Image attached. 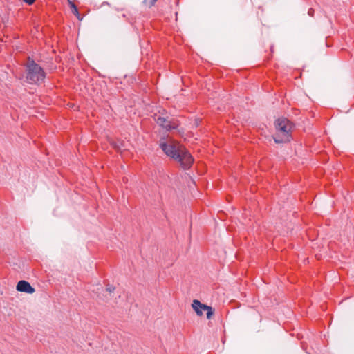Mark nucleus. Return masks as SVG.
<instances>
[{"label": "nucleus", "mask_w": 354, "mask_h": 354, "mask_svg": "<svg viewBox=\"0 0 354 354\" xmlns=\"http://www.w3.org/2000/svg\"><path fill=\"white\" fill-rule=\"evenodd\" d=\"M159 146L163 152L177 161L180 167L186 170L191 167L194 159L183 145L171 138H161Z\"/></svg>", "instance_id": "1"}, {"label": "nucleus", "mask_w": 354, "mask_h": 354, "mask_svg": "<svg viewBox=\"0 0 354 354\" xmlns=\"http://www.w3.org/2000/svg\"><path fill=\"white\" fill-rule=\"evenodd\" d=\"M276 133L273 137L276 143H283L290 140L291 131L294 127L293 124L287 118H281L275 122Z\"/></svg>", "instance_id": "2"}, {"label": "nucleus", "mask_w": 354, "mask_h": 354, "mask_svg": "<svg viewBox=\"0 0 354 354\" xmlns=\"http://www.w3.org/2000/svg\"><path fill=\"white\" fill-rule=\"evenodd\" d=\"M26 82L29 84H40L45 78V73L42 68L34 60L28 58L26 64Z\"/></svg>", "instance_id": "3"}, {"label": "nucleus", "mask_w": 354, "mask_h": 354, "mask_svg": "<svg viewBox=\"0 0 354 354\" xmlns=\"http://www.w3.org/2000/svg\"><path fill=\"white\" fill-rule=\"evenodd\" d=\"M154 119L157 124L162 127L166 131H170L172 129H176L178 126V124L176 122L169 120L168 118L161 115H156Z\"/></svg>", "instance_id": "4"}, {"label": "nucleus", "mask_w": 354, "mask_h": 354, "mask_svg": "<svg viewBox=\"0 0 354 354\" xmlns=\"http://www.w3.org/2000/svg\"><path fill=\"white\" fill-rule=\"evenodd\" d=\"M16 289L19 292H23L29 294H32L35 291V288H32L28 282L24 280H21L17 283Z\"/></svg>", "instance_id": "5"}, {"label": "nucleus", "mask_w": 354, "mask_h": 354, "mask_svg": "<svg viewBox=\"0 0 354 354\" xmlns=\"http://www.w3.org/2000/svg\"><path fill=\"white\" fill-rule=\"evenodd\" d=\"M203 306L206 305L201 303L197 299H194L192 302V306L198 316L203 315V310H204V307Z\"/></svg>", "instance_id": "6"}, {"label": "nucleus", "mask_w": 354, "mask_h": 354, "mask_svg": "<svg viewBox=\"0 0 354 354\" xmlns=\"http://www.w3.org/2000/svg\"><path fill=\"white\" fill-rule=\"evenodd\" d=\"M203 306L204 307V310L206 311L207 318L209 319H211L212 316L214 313V310L211 306L207 305Z\"/></svg>", "instance_id": "7"}, {"label": "nucleus", "mask_w": 354, "mask_h": 354, "mask_svg": "<svg viewBox=\"0 0 354 354\" xmlns=\"http://www.w3.org/2000/svg\"><path fill=\"white\" fill-rule=\"evenodd\" d=\"M158 0H144V3L149 8H151L153 6H154V4L156 3V2Z\"/></svg>", "instance_id": "8"}, {"label": "nucleus", "mask_w": 354, "mask_h": 354, "mask_svg": "<svg viewBox=\"0 0 354 354\" xmlns=\"http://www.w3.org/2000/svg\"><path fill=\"white\" fill-rule=\"evenodd\" d=\"M115 288L114 287H107L106 288V292H109V294L111 293L113 290H114Z\"/></svg>", "instance_id": "9"}, {"label": "nucleus", "mask_w": 354, "mask_h": 354, "mask_svg": "<svg viewBox=\"0 0 354 354\" xmlns=\"http://www.w3.org/2000/svg\"><path fill=\"white\" fill-rule=\"evenodd\" d=\"M73 13L74 15H75L76 16H77V17H78V15H79V12H78V10H77V7H76V8H75L73 10Z\"/></svg>", "instance_id": "10"}, {"label": "nucleus", "mask_w": 354, "mask_h": 354, "mask_svg": "<svg viewBox=\"0 0 354 354\" xmlns=\"http://www.w3.org/2000/svg\"><path fill=\"white\" fill-rule=\"evenodd\" d=\"M23 1L24 2H26V3L31 5L35 2V0H23Z\"/></svg>", "instance_id": "11"}, {"label": "nucleus", "mask_w": 354, "mask_h": 354, "mask_svg": "<svg viewBox=\"0 0 354 354\" xmlns=\"http://www.w3.org/2000/svg\"><path fill=\"white\" fill-rule=\"evenodd\" d=\"M70 7L73 10L75 8H76L77 6H75V4L74 3L73 1H70Z\"/></svg>", "instance_id": "12"}, {"label": "nucleus", "mask_w": 354, "mask_h": 354, "mask_svg": "<svg viewBox=\"0 0 354 354\" xmlns=\"http://www.w3.org/2000/svg\"><path fill=\"white\" fill-rule=\"evenodd\" d=\"M68 3L70 4V1H73V0H68Z\"/></svg>", "instance_id": "13"}, {"label": "nucleus", "mask_w": 354, "mask_h": 354, "mask_svg": "<svg viewBox=\"0 0 354 354\" xmlns=\"http://www.w3.org/2000/svg\"><path fill=\"white\" fill-rule=\"evenodd\" d=\"M308 14L309 15H311L312 14V12H310V10L308 11Z\"/></svg>", "instance_id": "14"}, {"label": "nucleus", "mask_w": 354, "mask_h": 354, "mask_svg": "<svg viewBox=\"0 0 354 354\" xmlns=\"http://www.w3.org/2000/svg\"><path fill=\"white\" fill-rule=\"evenodd\" d=\"M308 14L309 15H311L312 14V12H310V10L308 11Z\"/></svg>", "instance_id": "15"}]
</instances>
